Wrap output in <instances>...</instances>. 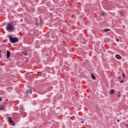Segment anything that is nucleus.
Segmentation results:
<instances>
[{"instance_id":"nucleus-1","label":"nucleus","mask_w":128,"mask_h":128,"mask_svg":"<svg viewBox=\"0 0 128 128\" xmlns=\"http://www.w3.org/2000/svg\"><path fill=\"white\" fill-rule=\"evenodd\" d=\"M14 25L12 23H8L6 26V30L8 32H10V30H14Z\"/></svg>"},{"instance_id":"nucleus-2","label":"nucleus","mask_w":128,"mask_h":128,"mask_svg":"<svg viewBox=\"0 0 128 128\" xmlns=\"http://www.w3.org/2000/svg\"><path fill=\"white\" fill-rule=\"evenodd\" d=\"M8 36L9 38L10 41L12 42V44L18 42V38H12L10 35H9Z\"/></svg>"},{"instance_id":"nucleus-3","label":"nucleus","mask_w":128,"mask_h":128,"mask_svg":"<svg viewBox=\"0 0 128 128\" xmlns=\"http://www.w3.org/2000/svg\"><path fill=\"white\" fill-rule=\"evenodd\" d=\"M8 120L10 122V123L11 124H13V126H14V122L12 120V117L10 116L8 117Z\"/></svg>"},{"instance_id":"nucleus-4","label":"nucleus","mask_w":128,"mask_h":128,"mask_svg":"<svg viewBox=\"0 0 128 128\" xmlns=\"http://www.w3.org/2000/svg\"><path fill=\"white\" fill-rule=\"evenodd\" d=\"M10 56V51H8V50H7V54H6V58H9Z\"/></svg>"},{"instance_id":"nucleus-5","label":"nucleus","mask_w":128,"mask_h":128,"mask_svg":"<svg viewBox=\"0 0 128 128\" xmlns=\"http://www.w3.org/2000/svg\"><path fill=\"white\" fill-rule=\"evenodd\" d=\"M114 90L113 89H112L109 92V94H114Z\"/></svg>"},{"instance_id":"nucleus-6","label":"nucleus","mask_w":128,"mask_h":128,"mask_svg":"<svg viewBox=\"0 0 128 128\" xmlns=\"http://www.w3.org/2000/svg\"><path fill=\"white\" fill-rule=\"evenodd\" d=\"M116 58H117L118 60H120V58H122V56H120L117 54L116 55Z\"/></svg>"},{"instance_id":"nucleus-7","label":"nucleus","mask_w":128,"mask_h":128,"mask_svg":"<svg viewBox=\"0 0 128 128\" xmlns=\"http://www.w3.org/2000/svg\"><path fill=\"white\" fill-rule=\"evenodd\" d=\"M120 14L122 16H124V15L123 11H120Z\"/></svg>"},{"instance_id":"nucleus-8","label":"nucleus","mask_w":128,"mask_h":128,"mask_svg":"<svg viewBox=\"0 0 128 128\" xmlns=\"http://www.w3.org/2000/svg\"><path fill=\"white\" fill-rule=\"evenodd\" d=\"M110 29L109 28H106L104 30V32H110Z\"/></svg>"},{"instance_id":"nucleus-9","label":"nucleus","mask_w":128,"mask_h":128,"mask_svg":"<svg viewBox=\"0 0 128 128\" xmlns=\"http://www.w3.org/2000/svg\"><path fill=\"white\" fill-rule=\"evenodd\" d=\"M26 94H30H30H32V90H26Z\"/></svg>"},{"instance_id":"nucleus-10","label":"nucleus","mask_w":128,"mask_h":128,"mask_svg":"<svg viewBox=\"0 0 128 128\" xmlns=\"http://www.w3.org/2000/svg\"><path fill=\"white\" fill-rule=\"evenodd\" d=\"M92 78L93 80H96V76H94V74H92Z\"/></svg>"},{"instance_id":"nucleus-11","label":"nucleus","mask_w":128,"mask_h":128,"mask_svg":"<svg viewBox=\"0 0 128 128\" xmlns=\"http://www.w3.org/2000/svg\"><path fill=\"white\" fill-rule=\"evenodd\" d=\"M23 54H24L25 56L28 55V53H26V52H22Z\"/></svg>"},{"instance_id":"nucleus-12","label":"nucleus","mask_w":128,"mask_h":128,"mask_svg":"<svg viewBox=\"0 0 128 128\" xmlns=\"http://www.w3.org/2000/svg\"><path fill=\"white\" fill-rule=\"evenodd\" d=\"M20 111L22 112H24V109L22 108H20Z\"/></svg>"},{"instance_id":"nucleus-13","label":"nucleus","mask_w":128,"mask_h":128,"mask_svg":"<svg viewBox=\"0 0 128 128\" xmlns=\"http://www.w3.org/2000/svg\"><path fill=\"white\" fill-rule=\"evenodd\" d=\"M101 16H104V12H102L101 13Z\"/></svg>"},{"instance_id":"nucleus-14","label":"nucleus","mask_w":128,"mask_h":128,"mask_svg":"<svg viewBox=\"0 0 128 128\" xmlns=\"http://www.w3.org/2000/svg\"><path fill=\"white\" fill-rule=\"evenodd\" d=\"M118 98H120V92H119L118 94Z\"/></svg>"},{"instance_id":"nucleus-15","label":"nucleus","mask_w":128,"mask_h":128,"mask_svg":"<svg viewBox=\"0 0 128 128\" xmlns=\"http://www.w3.org/2000/svg\"><path fill=\"white\" fill-rule=\"evenodd\" d=\"M122 76H123L124 78H125V76H126V74L123 73V74H122Z\"/></svg>"},{"instance_id":"nucleus-16","label":"nucleus","mask_w":128,"mask_h":128,"mask_svg":"<svg viewBox=\"0 0 128 128\" xmlns=\"http://www.w3.org/2000/svg\"><path fill=\"white\" fill-rule=\"evenodd\" d=\"M122 82H124V80H122L120 81V84H122Z\"/></svg>"},{"instance_id":"nucleus-17","label":"nucleus","mask_w":128,"mask_h":128,"mask_svg":"<svg viewBox=\"0 0 128 128\" xmlns=\"http://www.w3.org/2000/svg\"><path fill=\"white\" fill-rule=\"evenodd\" d=\"M4 110V107L0 108V110Z\"/></svg>"},{"instance_id":"nucleus-18","label":"nucleus","mask_w":128,"mask_h":128,"mask_svg":"<svg viewBox=\"0 0 128 128\" xmlns=\"http://www.w3.org/2000/svg\"><path fill=\"white\" fill-rule=\"evenodd\" d=\"M125 126L126 128H128V124H126Z\"/></svg>"},{"instance_id":"nucleus-19","label":"nucleus","mask_w":128,"mask_h":128,"mask_svg":"<svg viewBox=\"0 0 128 128\" xmlns=\"http://www.w3.org/2000/svg\"><path fill=\"white\" fill-rule=\"evenodd\" d=\"M2 100V97H0V102H1Z\"/></svg>"},{"instance_id":"nucleus-20","label":"nucleus","mask_w":128,"mask_h":128,"mask_svg":"<svg viewBox=\"0 0 128 128\" xmlns=\"http://www.w3.org/2000/svg\"><path fill=\"white\" fill-rule=\"evenodd\" d=\"M1 52H2V51L0 50V57H2V55H0Z\"/></svg>"},{"instance_id":"nucleus-21","label":"nucleus","mask_w":128,"mask_h":128,"mask_svg":"<svg viewBox=\"0 0 128 128\" xmlns=\"http://www.w3.org/2000/svg\"><path fill=\"white\" fill-rule=\"evenodd\" d=\"M117 121L118 122H120V120H118Z\"/></svg>"},{"instance_id":"nucleus-22","label":"nucleus","mask_w":128,"mask_h":128,"mask_svg":"<svg viewBox=\"0 0 128 128\" xmlns=\"http://www.w3.org/2000/svg\"><path fill=\"white\" fill-rule=\"evenodd\" d=\"M119 40H118V39H117V40H116V41H117V42H118Z\"/></svg>"},{"instance_id":"nucleus-23","label":"nucleus","mask_w":128,"mask_h":128,"mask_svg":"<svg viewBox=\"0 0 128 128\" xmlns=\"http://www.w3.org/2000/svg\"><path fill=\"white\" fill-rule=\"evenodd\" d=\"M82 124H84V121H82Z\"/></svg>"},{"instance_id":"nucleus-24","label":"nucleus","mask_w":128,"mask_h":128,"mask_svg":"<svg viewBox=\"0 0 128 128\" xmlns=\"http://www.w3.org/2000/svg\"><path fill=\"white\" fill-rule=\"evenodd\" d=\"M123 28H126V26H123Z\"/></svg>"}]
</instances>
